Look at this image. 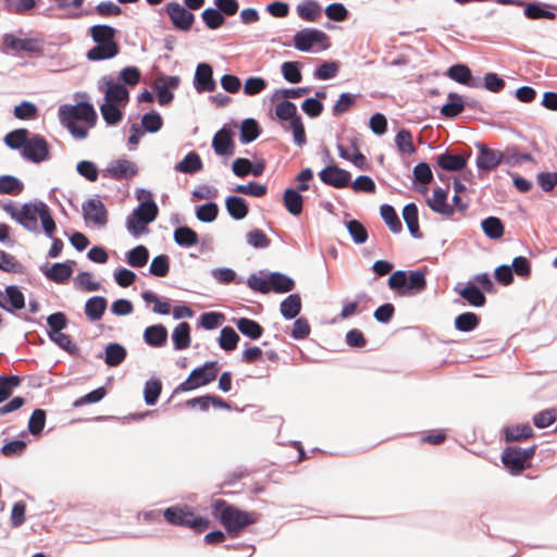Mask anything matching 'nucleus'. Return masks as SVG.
I'll use <instances>...</instances> for the list:
<instances>
[{
    "label": "nucleus",
    "mask_w": 557,
    "mask_h": 557,
    "mask_svg": "<svg viewBox=\"0 0 557 557\" xmlns=\"http://www.w3.org/2000/svg\"><path fill=\"white\" fill-rule=\"evenodd\" d=\"M2 209L26 231L34 234L39 233V219L45 235L52 239L51 247L48 251V257L58 258L61 255L64 244L60 238L53 237L57 225L47 203H45L42 200L34 199L24 203L21 208H17L12 202H9L3 205Z\"/></svg>",
    "instance_id": "f257e3e1"
},
{
    "label": "nucleus",
    "mask_w": 557,
    "mask_h": 557,
    "mask_svg": "<svg viewBox=\"0 0 557 557\" xmlns=\"http://www.w3.org/2000/svg\"><path fill=\"white\" fill-rule=\"evenodd\" d=\"M212 515L221 521L224 528L230 532H237L245 527L256 522L252 513L243 511L225 500L216 499L211 505Z\"/></svg>",
    "instance_id": "f03ea898"
},
{
    "label": "nucleus",
    "mask_w": 557,
    "mask_h": 557,
    "mask_svg": "<svg viewBox=\"0 0 557 557\" xmlns=\"http://www.w3.org/2000/svg\"><path fill=\"white\" fill-rule=\"evenodd\" d=\"M388 287L396 290L399 296H413L426 287L425 275L422 271H395L388 278Z\"/></svg>",
    "instance_id": "7ed1b4c3"
},
{
    "label": "nucleus",
    "mask_w": 557,
    "mask_h": 557,
    "mask_svg": "<svg viewBox=\"0 0 557 557\" xmlns=\"http://www.w3.org/2000/svg\"><path fill=\"white\" fill-rule=\"evenodd\" d=\"M158 215V206L152 200L141 202L126 219V230L138 237L148 232V224L153 222Z\"/></svg>",
    "instance_id": "20e7f679"
},
{
    "label": "nucleus",
    "mask_w": 557,
    "mask_h": 557,
    "mask_svg": "<svg viewBox=\"0 0 557 557\" xmlns=\"http://www.w3.org/2000/svg\"><path fill=\"white\" fill-rule=\"evenodd\" d=\"M164 519L172 525L188 527L195 531L202 532L209 528V520L196 517L187 505L168 507L163 511Z\"/></svg>",
    "instance_id": "39448f33"
},
{
    "label": "nucleus",
    "mask_w": 557,
    "mask_h": 557,
    "mask_svg": "<svg viewBox=\"0 0 557 557\" xmlns=\"http://www.w3.org/2000/svg\"><path fill=\"white\" fill-rule=\"evenodd\" d=\"M536 446L528 448L507 447L502 455V462L511 474L521 473L528 466L530 459L535 454Z\"/></svg>",
    "instance_id": "423d86ee"
},
{
    "label": "nucleus",
    "mask_w": 557,
    "mask_h": 557,
    "mask_svg": "<svg viewBox=\"0 0 557 557\" xmlns=\"http://www.w3.org/2000/svg\"><path fill=\"white\" fill-rule=\"evenodd\" d=\"M2 42L4 46L2 50L3 53H39L42 50L44 44L42 40L38 38H20L10 33L2 36Z\"/></svg>",
    "instance_id": "0eeeda50"
},
{
    "label": "nucleus",
    "mask_w": 557,
    "mask_h": 557,
    "mask_svg": "<svg viewBox=\"0 0 557 557\" xmlns=\"http://www.w3.org/2000/svg\"><path fill=\"white\" fill-rule=\"evenodd\" d=\"M60 121H85L94 124L97 113L92 104L88 102H79L77 104H63L59 108Z\"/></svg>",
    "instance_id": "6e6552de"
},
{
    "label": "nucleus",
    "mask_w": 557,
    "mask_h": 557,
    "mask_svg": "<svg viewBox=\"0 0 557 557\" xmlns=\"http://www.w3.org/2000/svg\"><path fill=\"white\" fill-rule=\"evenodd\" d=\"M216 376L215 362H206L202 367L194 369L186 381L180 384L178 389L191 391L212 382Z\"/></svg>",
    "instance_id": "1a4fd4ad"
},
{
    "label": "nucleus",
    "mask_w": 557,
    "mask_h": 557,
    "mask_svg": "<svg viewBox=\"0 0 557 557\" xmlns=\"http://www.w3.org/2000/svg\"><path fill=\"white\" fill-rule=\"evenodd\" d=\"M22 157L34 163H40L49 158V145L47 140L38 134L28 136L26 145L22 150Z\"/></svg>",
    "instance_id": "9d476101"
},
{
    "label": "nucleus",
    "mask_w": 557,
    "mask_h": 557,
    "mask_svg": "<svg viewBox=\"0 0 557 557\" xmlns=\"http://www.w3.org/2000/svg\"><path fill=\"white\" fill-rule=\"evenodd\" d=\"M84 220L96 226L102 227L108 223V212L103 202L99 199H88L82 206Z\"/></svg>",
    "instance_id": "9b49d317"
},
{
    "label": "nucleus",
    "mask_w": 557,
    "mask_h": 557,
    "mask_svg": "<svg viewBox=\"0 0 557 557\" xmlns=\"http://www.w3.org/2000/svg\"><path fill=\"white\" fill-rule=\"evenodd\" d=\"M166 13L174 27L187 32L190 29L195 15L177 2H170L165 7Z\"/></svg>",
    "instance_id": "f8f14e48"
},
{
    "label": "nucleus",
    "mask_w": 557,
    "mask_h": 557,
    "mask_svg": "<svg viewBox=\"0 0 557 557\" xmlns=\"http://www.w3.org/2000/svg\"><path fill=\"white\" fill-rule=\"evenodd\" d=\"M193 84L198 94L214 91L216 82L213 78L212 66L208 63H199L195 71Z\"/></svg>",
    "instance_id": "ddd939ff"
},
{
    "label": "nucleus",
    "mask_w": 557,
    "mask_h": 557,
    "mask_svg": "<svg viewBox=\"0 0 557 557\" xmlns=\"http://www.w3.org/2000/svg\"><path fill=\"white\" fill-rule=\"evenodd\" d=\"M138 168L136 163L127 159H117L109 163L103 175L112 180H124L136 175Z\"/></svg>",
    "instance_id": "4468645a"
},
{
    "label": "nucleus",
    "mask_w": 557,
    "mask_h": 557,
    "mask_svg": "<svg viewBox=\"0 0 557 557\" xmlns=\"http://www.w3.org/2000/svg\"><path fill=\"white\" fill-rule=\"evenodd\" d=\"M479 153L476 157V166L482 171H492L503 163V151L492 149L483 144L476 145Z\"/></svg>",
    "instance_id": "2eb2a0df"
},
{
    "label": "nucleus",
    "mask_w": 557,
    "mask_h": 557,
    "mask_svg": "<svg viewBox=\"0 0 557 557\" xmlns=\"http://www.w3.org/2000/svg\"><path fill=\"white\" fill-rule=\"evenodd\" d=\"M320 180L332 187L344 188L350 182V173L336 165H327L319 173Z\"/></svg>",
    "instance_id": "dca6fc26"
},
{
    "label": "nucleus",
    "mask_w": 557,
    "mask_h": 557,
    "mask_svg": "<svg viewBox=\"0 0 557 557\" xmlns=\"http://www.w3.org/2000/svg\"><path fill=\"white\" fill-rule=\"evenodd\" d=\"M212 148L218 156H233L235 153L233 132L225 126L219 129L212 138Z\"/></svg>",
    "instance_id": "f3484780"
},
{
    "label": "nucleus",
    "mask_w": 557,
    "mask_h": 557,
    "mask_svg": "<svg viewBox=\"0 0 557 557\" xmlns=\"http://www.w3.org/2000/svg\"><path fill=\"white\" fill-rule=\"evenodd\" d=\"M326 38V35L315 28H304L295 34L294 45L299 51H310L314 44L321 42Z\"/></svg>",
    "instance_id": "a211bd4d"
},
{
    "label": "nucleus",
    "mask_w": 557,
    "mask_h": 557,
    "mask_svg": "<svg viewBox=\"0 0 557 557\" xmlns=\"http://www.w3.org/2000/svg\"><path fill=\"white\" fill-rule=\"evenodd\" d=\"M25 306L23 293L15 285H9L5 294L0 290V307L7 311L20 310Z\"/></svg>",
    "instance_id": "6ab92c4d"
},
{
    "label": "nucleus",
    "mask_w": 557,
    "mask_h": 557,
    "mask_svg": "<svg viewBox=\"0 0 557 557\" xmlns=\"http://www.w3.org/2000/svg\"><path fill=\"white\" fill-rule=\"evenodd\" d=\"M115 34V28L107 24H98L89 28V35L96 45H112L113 47H119L117 42L114 40Z\"/></svg>",
    "instance_id": "aec40b11"
},
{
    "label": "nucleus",
    "mask_w": 557,
    "mask_h": 557,
    "mask_svg": "<svg viewBox=\"0 0 557 557\" xmlns=\"http://www.w3.org/2000/svg\"><path fill=\"white\" fill-rule=\"evenodd\" d=\"M103 82L107 85L104 101L116 104H125L128 101L129 92L124 85L114 83L112 79L107 78H103Z\"/></svg>",
    "instance_id": "412c9836"
},
{
    "label": "nucleus",
    "mask_w": 557,
    "mask_h": 557,
    "mask_svg": "<svg viewBox=\"0 0 557 557\" xmlns=\"http://www.w3.org/2000/svg\"><path fill=\"white\" fill-rule=\"evenodd\" d=\"M468 158L460 154H454L446 150L444 153L436 156L437 165L448 172L461 171L467 165Z\"/></svg>",
    "instance_id": "4be33fe9"
},
{
    "label": "nucleus",
    "mask_w": 557,
    "mask_h": 557,
    "mask_svg": "<svg viewBox=\"0 0 557 557\" xmlns=\"http://www.w3.org/2000/svg\"><path fill=\"white\" fill-rule=\"evenodd\" d=\"M144 341L151 347H162L168 341V330L162 324L150 325L144 331Z\"/></svg>",
    "instance_id": "5701e85b"
},
{
    "label": "nucleus",
    "mask_w": 557,
    "mask_h": 557,
    "mask_svg": "<svg viewBox=\"0 0 557 557\" xmlns=\"http://www.w3.org/2000/svg\"><path fill=\"white\" fill-rule=\"evenodd\" d=\"M428 206L442 215L449 216L454 213V208L447 203V193L442 187L433 190V198L426 200Z\"/></svg>",
    "instance_id": "b1692460"
},
{
    "label": "nucleus",
    "mask_w": 557,
    "mask_h": 557,
    "mask_svg": "<svg viewBox=\"0 0 557 557\" xmlns=\"http://www.w3.org/2000/svg\"><path fill=\"white\" fill-rule=\"evenodd\" d=\"M296 12L302 21L315 22L322 15V8L315 0H305L297 4Z\"/></svg>",
    "instance_id": "393cba45"
},
{
    "label": "nucleus",
    "mask_w": 557,
    "mask_h": 557,
    "mask_svg": "<svg viewBox=\"0 0 557 557\" xmlns=\"http://www.w3.org/2000/svg\"><path fill=\"white\" fill-rule=\"evenodd\" d=\"M108 301L102 296L90 297L85 304V314L90 322L99 321L106 309Z\"/></svg>",
    "instance_id": "a878e982"
},
{
    "label": "nucleus",
    "mask_w": 557,
    "mask_h": 557,
    "mask_svg": "<svg viewBox=\"0 0 557 557\" xmlns=\"http://www.w3.org/2000/svg\"><path fill=\"white\" fill-rule=\"evenodd\" d=\"M225 208L230 216L237 221L245 219L249 211L246 200L238 196H228Z\"/></svg>",
    "instance_id": "bb28decb"
},
{
    "label": "nucleus",
    "mask_w": 557,
    "mask_h": 557,
    "mask_svg": "<svg viewBox=\"0 0 557 557\" xmlns=\"http://www.w3.org/2000/svg\"><path fill=\"white\" fill-rule=\"evenodd\" d=\"M370 300V296L366 293H358L355 300L345 302L341 313V319H348L366 309V304Z\"/></svg>",
    "instance_id": "cd10ccee"
},
{
    "label": "nucleus",
    "mask_w": 557,
    "mask_h": 557,
    "mask_svg": "<svg viewBox=\"0 0 557 557\" xmlns=\"http://www.w3.org/2000/svg\"><path fill=\"white\" fill-rule=\"evenodd\" d=\"M172 342L175 350H183L190 345V325L187 322L178 323L172 332Z\"/></svg>",
    "instance_id": "c85d7f7f"
},
{
    "label": "nucleus",
    "mask_w": 557,
    "mask_h": 557,
    "mask_svg": "<svg viewBox=\"0 0 557 557\" xmlns=\"http://www.w3.org/2000/svg\"><path fill=\"white\" fill-rule=\"evenodd\" d=\"M44 274L52 282L55 283H64L67 281L72 273L73 269L71 265V262H62V263H54L50 269L42 270Z\"/></svg>",
    "instance_id": "c756f323"
},
{
    "label": "nucleus",
    "mask_w": 557,
    "mask_h": 557,
    "mask_svg": "<svg viewBox=\"0 0 557 557\" xmlns=\"http://www.w3.org/2000/svg\"><path fill=\"white\" fill-rule=\"evenodd\" d=\"M127 351L119 343H110L104 348V362L109 367L120 366L126 358Z\"/></svg>",
    "instance_id": "7c9ffc66"
},
{
    "label": "nucleus",
    "mask_w": 557,
    "mask_h": 557,
    "mask_svg": "<svg viewBox=\"0 0 557 557\" xmlns=\"http://www.w3.org/2000/svg\"><path fill=\"white\" fill-rule=\"evenodd\" d=\"M301 310V299L298 294H290L280 305V312L286 320L296 318Z\"/></svg>",
    "instance_id": "2f4dec72"
},
{
    "label": "nucleus",
    "mask_w": 557,
    "mask_h": 557,
    "mask_svg": "<svg viewBox=\"0 0 557 557\" xmlns=\"http://www.w3.org/2000/svg\"><path fill=\"white\" fill-rule=\"evenodd\" d=\"M120 52L119 47L111 46H104V45H96L91 49H89L86 53V58L89 61L98 62V61H104L110 60L116 57Z\"/></svg>",
    "instance_id": "473e14b6"
},
{
    "label": "nucleus",
    "mask_w": 557,
    "mask_h": 557,
    "mask_svg": "<svg viewBox=\"0 0 557 557\" xmlns=\"http://www.w3.org/2000/svg\"><path fill=\"white\" fill-rule=\"evenodd\" d=\"M295 287V282L292 277L281 272L270 273V290L278 294L288 293Z\"/></svg>",
    "instance_id": "72a5a7b5"
},
{
    "label": "nucleus",
    "mask_w": 557,
    "mask_h": 557,
    "mask_svg": "<svg viewBox=\"0 0 557 557\" xmlns=\"http://www.w3.org/2000/svg\"><path fill=\"white\" fill-rule=\"evenodd\" d=\"M283 202L286 210L293 215H299L302 212L304 198L298 190L287 188L284 191Z\"/></svg>",
    "instance_id": "f704fd0d"
},
{
    "label": "nucleus",
    "mask_w": 557,
    "mask_h": 557,
    "mask_svg": "<svg viewBox=\"0 0 557 557\" xmlns=\"http://www.w3.org/2000/svg\"><path fill=\"white\" fill-rule=\"evenodd\" d=\"M238 331L250 339H258L263 334V327L255 320L239 318L236 321Z\"/></svg>",
    "instance_id": "c9c22d12"
},
{
    "label": "nucleus",
    "mask_w": 557,
    "mask_h": 557,
    "mask_svg": "<svg viewBox=\"0 0 557 557\" xmlns=\"http://www.w3.org/2000/svg\"><path fill=\"white\" fill-rule=\"evenodd\" d=\"M403 218L408 227L409 233L418 238L421 236L419 231V219H418V208L411 202L404 207L403 209Z\"/></svg>",
    "instance_id": "e433bc0d"
},
{
    "label": "nucleus",
    "mask_w": 557,
    "mask_h": 557,
    "mask_svg": "<svg viewBox=\"0 0 557 557\" xmlns=\"http://www.w3.org/2000/svg\"><path fill=\"white\" fill-rule=\"evenodd\" d=\"M202 169V161L195 151L189 152L181 162L175 165V171L185 174H194Z\"/></svg>",
    "instance_id": "4c0bfd02"
},
{
    "label": "nucleus",
    "mask_w": 557,
    "mask_h": 557,
    "mask_svg": "<svg viewBox=\"0 0 557 557\" xmlns=\"http://www.w3.org/2000/svg\"><path fill=\"white\" fill-rule=\"evenodd\" d=\"M465 109L462 97L456 92L448 94V102L441 108V113L445 117H455Z\"/></svg>",
    "instance_id": "58836bf2"
},
{
    "label": "nucleus",
    "mask_w": 557,
    "mask_h": 557,
    "mask_svg": "<svg viewBox=\"0 0 557 557\" xmlns=\"http://www.w3.org/2000/svg\"><path fill=\"white\" fill-rule=\"evenodd\" d=\"M29 134V131L26 128L14 129L5 135L4 144L13 150H23Z\"/></svg>",
    "instance_id": "ea45409f"
},
{
    "label": "nucleus",
    "mask_w": 557,
    "mask_h": 557,
    "mask_svg": "<svg viewBox=\"0 0 557 557\" xmlns=\"http://www.w3.org/2000/svg\"><path fill=\"white\" fill-rule=\"evenodd\" d=\"M174 242L181 247H193L198 243V235L188 226H178L174 231Z\"/></svg>",
    "instance_id": "a19ab883"
},
{
    "label": "nucleus",
    "mask_w": 557,
    "mask_h": 557,
    "mask_svg": "<svg viewBox=\"0 0 557 557\" xmlns=\"http://www.w3.org/2000/svg\"><path fill=\"white\" fill-rule=\"evenodd\" d=\"M260 135V127L255 119H246L240 125L239 139L242 144H249Z\"/></svg>",
    "instance_id": "79ce46f5"
},
{
    "label": "nucleus",
    "mask_w": 557,
    "mask_h": 557,
    "mask_svg": "<svg viewBox=\"0 0 557 557\" xmlns=\"http://www.w3.org/2000/svg\"><path fill=\"white\" fill-rule=\"evenodd\" d=\"M455 290L474 307H482L485 304L484 294L475 285H468L461 289L456 287Z\"/></svg>",
    "instance_id": "37998d69"
},
{
    "label": "nucleus",
    "mask_w": 557,
    "mask_h": 557,
    "mask_svg": "<svg viewBox=\"0 0 557 557\" xmlns=\"http://www.w3.org/2000/svg\"><path fill=\"white\" fill-rule=\"evenodd\" d=\"M148 259L149 251L144 245H138L126 253V262L133 268H143Z\"/></svg>",
    "instance_id": "c03bdc74"
},
{
    "label": "nucleus",
    "mask_w": 557,
    "mask_h": 557,
    "mask_svg": "<svg viewBox=\"0 0 557 557\" xmlns=\"http://www.w3.org/2000/svg\"><path fill=\"white\" fill-rule=\"evenodd\" d=\"M484 234L491 239H498L504 234V225L496 216H488L481 222Z\"/></svg>",
    "instance_id": "a18cd8bd"
},
{
    "label": "nucleus",
    "mask_w": 557,
    "mask_h": 557,
    "mask_svg": "<svg viewBox=\"0 0 557 557\" xmlns=\"http://www.w3.org/2000/svg\"><path fill=\"white\" fill-rule=\"evenodd\" d=\"M504 432L507 442L522 441L533 435V430L529 424L507 426Z\"/></svg>",
    "instance_id": "49530a36"
},
{
    "label": "nucleus",
    "mask_w": 557,
    "mask_h": 557,
    "mask_svg": "<svg viewBox=\"0 0 557 557\" xmlns=\"http://www.w3.org/2000/svg\"><path fill=\"white\" fill-rule=\"evenodd\" d=\"M275 115L281 121H295L301 117L297 112V107L289 100H283L275 107Z\"/></svg>",
    "instance_id": "de8ad7c7"
},
{
    "label": "nucleus",
    "mask_w": 557,
    "mask_h": 557,
    "mask_svg": "<svg viewBox=\"0 0 557 557\" xmlns=\"http://www.w3.org/2000/svg\"><path fill=\"white\" fill-rule=\"evenodd\" d=\"M380 214L393 233H399L401 231V222L395 209L391 205H382L380 208Z\"/></svg>",
    "instance_id": "09e8293b"
},
{
    "label": "nucleus",
    "mask_w": 557,
    "mask_h": 557,
    "mask_svg": "<svg viewBox=\"0 0 557 557\" xmlns=\"http://www.w3.org/2000/svg\"><path fill=\"white\" fill-rule=\"evenodd\" d=\"M524 15L530 20H554L556 14L553 11L546 10L545 7L537 2L524 3Z\"/></svg>",
    "instance_id": "8fccbe9b"
},
{
    "label": "nucleus",
    "mask_w": 557,
    "mask_h": 557,
    "mask_svg": "<svg viewBox=\"0 0 557 557\" xmlns=\"http://www.w3.org/2000/svg\"><path fill=\"white\" fill-rule=\"evenodd\" d=\"M24 189V184L15 176L3 175L0 177V194L16 196Z\"/></svg>",
    "instance_id": "3c124183"
},
{
    "label": "nucleus",
    "mask_w": 557,
    "mask_h": 557,
    "mask_svg": "<svg viewBox=\"0 0 557 557\" xmlns=\"http://www.w3.org/2000/svg\"><path fill=\"white\" fill-rule=\"evenodd\" d=\"M100 112L108 125H116L123 117L119 104L104 101L100 106Z\"/></svg>",
    "instance_id": "603ef678"
},
{
    "label": "nucleus",
    "mask_w": 557,
    "mask_h": 557,
    "mask_svg": "<svg viewBox=\"0 0 557 557\" xmlns=\"http://www.w3.org/2000/svg\"><path fill=\"white\" fill-rule=\"evenodd\" d=\"M239 335L231 326H224L221 330L219 345L226 351H232L237 347Z\"/></svg>",
    "instance_id": "864d4df0"
},
{
    "label": "nucleus",
    "mask_w": 557,
    "mask_h": 557,
    "mask_svg": "<svg viewBox=\"0 0 557 557\" xmlns=\"http://www.w3.org/2000/svg\"><path fill=\"white\" fill-rule=\"evenodd\" d=\"M20 384L21 379L17 375H0V404L7 400Z\"/></svg>",
    "instance_id": "5fc2aeb1"
},
{
    "label": "nucleus",
    "mask_w": 557,
    "mask_h": 557,
    "mask_svg": "<svg viewBox=\"0 0 557 557\" xmlns=\"http://www.w3.org/2000/svg\"><path fill=\"white\" fill-rule=\"evenodd\" d=\"M347 231L355 244H364L368 239V231L358 220H350L346 223Z\"/></svg>",
    "instance_id": "6e6d98bb"
},
{
    "label": "nucleus",
    "mask_w": 557,
    "mask_h": 557,
    "mask_svg": "<svg viewBox=\"0 0 557 557\" xmlns=\"http://www.w3.org/2000/svg\"><path fill=\"white\" fill-rule=\"evenodd\" d=\"M533 158L530 153L519 152L516 149L503 151V163L508 166H518L523 162H531Z\"/></svg>",
    "instance_id": "4d7b16f0"
},
{
    "label": "nucleus",
    "mask_w": 557,
    "mask_h": 557,
    "mask_svg": "<svg viewBox=\"0 0 557 557\" xmlns=\"http://www.w3.org/2000/svg\"><path fill=\"white\" fill-rule=\"evenodd\" d=\"M447 76L459 84L468 85L472 74L467 65L454 64L448 69Z\"/></svg>",
    "instance_id": "13d9d810"
},
{
    "label": "nucleus",
    "mask_w": 557,
    "mask_h": 557,
    "mask_svg": "<svg viewBox=\"0 0 557 557\" xmlns=\"http://www.w3.org/2000/svg\"><path fill=\"white\" fill-rule=\"evenodd\" d=\"M395 144L400 153L411 154L416 151L412 144L411 133L406 128H403L397 133Z\"/></svg>",
    "instance_id": "bf43d9fd"
},
{
    "label": "nucleus",
    "mask_w": 557,
    "mask_h": 557,
    "mask_svg": "<svg viewBox=\"0 0 557 557\" xmlns=\"http://www.w3.org/2000/svg\"><path fill=\"white\" fill-rule=\"evenodd\" d=\"M479 324V317L473 312H465L455 319V327L461 332H470Z\"/></svg>",
    "instance_id": "052dcab7"
},
{
    "label": "nucleus",
    "mask_w": 557,
    "mask_h": 557,
    "mask_svg": "<svg viewBox=\"0 0 557 557\" xmlns=\"http://www.w3.org/2000/svg\"><path fill=\"white\" fill-rule=\"evenodd\" d=\"M281 72L283 77L292 84L300 83L302 79V75L300 72V66L298 62L287 61L284 62L281 66Z\"/></svg>",
    "instance_id": "680f3d73"
},
{
    "label": "nucleus",
    "mask_w": 557,
    "mask_h": 557,
    "mask_svg": "<svg viewBox=\"0 0 557 557\" xmlns=\"http://www.w3.org/2000/svg\"><path fill=\"white\" fill-rule=\"evenodd\" d=\"M170 270V258L166 255H159L154 257L150 263L149 272L150 274L163 277L168 275Z\"/></svg>",
    "instance_id": "e2e57ef3"
},
{
    "label": "nucleus",
    "mask_w": 557,
    "mask_h": 557,
    "mask_svg": "<svg viewBox=\"0 0 557 557\" xmlns=\"http://www.w3.org/2000/svg\"><path fill=\"white\" fill-rule=\"evenodd\" d=\"M141 298L147 302V304H153V308H152V311L154 313H159V314H169L170 311H171V306L168 301H161L160 298L152 292L150 290H145L141 293Z\"/></svg>",
    "instance_id": "0e129e2a"
},
{
    "label": "nucleus",
    "mask_w": 557,
    "mask_h": 557,
    "mask_svg": "<svg viewBox=\"0 0 557 557\" xmlns=\"http://www.w3.org/2000/svg\"><path fill=\"white\" fill-rule=\"evenodd\" d=\"M201 17L206 26L210 29H216L225 23L224 16L219 10L213 8H207L202 13Z\"/></svg>",
    "instance_id": "69168bd1"
},
{
    "label": "nucleus",
    "mask_w": 557,
    "mask_h": 557,
    "mask_svg": "<svg viewBox=\"0 0 557 557\" xmlns=\"http://www.w3.org/2000/svg\"><path fill=\"white\" fill-rule=\"evenodd\" d=\"M46 424V411L44 409H35L28 420V431L33 435H39Z\"/></svg>",
    "instance_id": "338daca9"
},
{
    "label": "nucleus",
    "mask_w": 557,
    "mask_h": 557,
    "mask_svg": "<svg viewBox=\"0 0 557 557\" xmlns=\"http://www.w3.org/2000/svg\"><path fill=\"white\" fill-rule=\"evenodd\" d=\"M219 213V207L215 202H207L196 210V216L199 221L205 223L213 222Z\"/></svg>",
    "instance_id": "774afa93"
}]
</instances>
